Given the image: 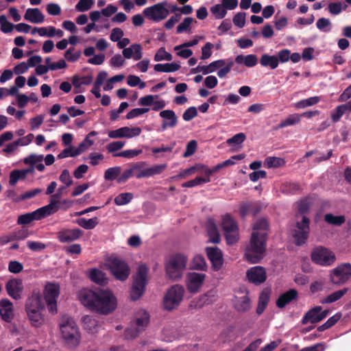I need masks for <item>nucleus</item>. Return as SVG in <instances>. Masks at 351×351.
Segmentation results:
<instances>
[{
    "instance_id": "nucleus-12",
    "label": "nucleus",
    "mask_w": 351,
    "mask_h": 351,
    "mask_svg": "<svg viewBox=\"0 0 351 351\" xmlns=\"http://www.w3.org/2000/svg\"><path fill=\"white\" fill-rule=\"evenodd\" d=\"M149 322V314L145 310L138 312L135 319L136 328H130L125 330V337L136 338L140 332L143 331Z\"/></svg>"
},
{
    "instance_id": "nucleus-51",
    "label": "nucleus",
    "mask_w": 351,
    "mask_h": 351,
    "mask_svg": "<svg viewBox=\"0 0 351 351\" xmlns=\"http://www.w3.org/2000/svg\"><path fill=\"white\" fill-rule=\"evenodd\" d=\"M142 149H127L113 154L114 157L132 158L142 154Z\"/></svg>"
},
{
    "instance_id": "nucleus-23",
    "label": "nucleus",
    "mask_w": 351,
    "mask_h": 351,
    "mask_svg": "<svg viewBox=\"0 0 351 351\" xmlns=\"http://www.w3.org/2000/svg\"><path fill=\"white\" fill-rule=\"evenodd\" d=\"M298 295V291L294 289H291L280 295L276 302V306L280 308H282L293 300H297Z\"/></svg>"
},
{
    "instance_id": "nucleus-10",
    "label": "nucleus",
    "mask_w": 351,
    "mask_h": 351,
    "mask_svg": "<svg viewBox=\"0 0 351 351\" xmlns=\"http://www.w3.org/2000/svg\"><path fill=\"white\" fill-rule=\"evenodd\" d=\"M309 224L310 220L306 216H302V220L296 223L292 234L296 245L300 246L307 241L310 232Z\"/></svg>"
},
{
    "instance_id": "nucleus-40",
    "label": "nucleus",
    "mask_w": 351,
    "mask_h": 351,
    "mask_svg": "<svg viewBox=\"0 0 351 351\" xmlns=\"http://www.w3.org/2000/svg\"><path fill=\"white\" fill-rule=\"evenodd\" d=\"M348 291V288L335 291L322 300V304L332 303L341 299Z\"/></svg>"
},
{
    "instance_id": "nucleus-58",
    "label": "nucleus",
    "mask_w": 351,
    "mask_h": 351,
    "mask_svg": "<svg viewBox=\"0 0 351 351\" xmlns=\"http://www.w3.org/2000/svg\"><path fill=\"white\" fill-rule=\"evenodd\" d=\"M94 4V0H80L75 5L79 12H85L90 9Z\"/></svg>"
},
{
    "instance_id": "nucleus-7",
    "label": "nucleus",
    "mask_w": 351,
    "mask_h": 351,
    "mask_svg": "<svg viewBox=\"0 0 351 351\" xmlns=\"http://www.w3.org/2000/svg\"><path fill=\"white\" fill-rule=\"evenodd\" d=\"M184 289L180 285L171 286L165 295L163 306L165 310L172 311L177 308L183 300Z\"/></svg>"
},
{
    "instance_id": "nucleus-24",
    "label": "nucleus",
    "mask_w": 351,
    "mask_h": 351,
    "mask_svg": "<svg viewBox=\"0 0 351 351\" xmlns=\"http://www.w3.org/2000/svg\"><path fill=\"white\" fill-rule=\"evenodd\" d=\"M322 306H315L308 310L303 316L301 323L303 325L308 323L316 324L320 322L319 313L322 311Z\"/></svg>"
},
{
    "instance_id": "nucleus-8",
    "label": "nucleus",
    "mask_w": 351,
    "mask_h": 351,
    "mask_svg": "<svg viewBox=\"0 0 351 351\" xmlns=\"http://www.w3.org/2000/svg\"><path fill=\"white\" fill-rule=\"evenodd\" d=\"M312 261L323 267H329L333 265L336 261V256L333 252L329 249L319 246L315 247L311 252Z\"/></svg>"
},
{
    "instance_id": "nucleus-1",
    "label": "nucleus",
    "mask_w": 351,
    "mask_h": 351,
    "mask_svg": "<svg viewBox=\"0 0 351 351\" xmlns=\"http://www.w3.org/2000/svg\"><path fill=\"white\" fill-rule=\"evenodd\" d=\"M79 298L81 303L89 310L104 315L110 313L117 307V299L108 289H84L80 291Z\"/></svg>"
},
{
    "instance_id": "nucleus-45",
    "label": "nucleus",
    "mask_w": 351,
    "mask_h": 351,
    "mask_svg": "<svg viewBox=\"0 0 351 351\" xmlns=\"http://www.w3.org/2000/svg\"><path fill=\"white\" fill-rule=\"evenodd\" d=\"M285 164V160L278 157H268L265 160V165L267 168H277L283 166Z\"/></svg>"
},
{
    "instance_id": "nucleus-17",
    "label": "nucleus",
    "mask_w": 351,
    "mask_h": 351,
    "mask_svg": "<svg viewBox=\"0 0 351 351\" xmlns=\"http://www.w3.org/2000/svg\"><path fill=\"white\" fill-rule=\"evenodd\" d=\"M208 258L215 271H219L223 265V254L217 247H206L205 249Z\"/></svg>"
},
{
    "instance_id": "nucleus-26",
    "label": "nucleus",
    "mask_w": 351,
    "mask_h": 351,
    "mask_svg": "<svg viewBox=\"0 0 351 351\" xmlns=\"http://www.w3.org/2000/svg\"><path fill=\"white\" fill-rule=\"evenodd\" d=\"M122 53L125 58L130 59L133 57L134 60H139L143 56L140 44H132L130 47L124 48Z\"/></svg>"
},
{
    "instance_id": "nucleus-16",
    "label": "nucleus",
    "mask_w": 351,
    "mask_h": 351,
    "mask_svg": "<svg viewBox=\"0 0 351 351\" xmlns=\"http://www.w3.org/2000/svg\"><path fill=\"white\" fill-rule=\"evenodd\" d=\"M246 277L250 282L259 285L267 279L266 270L261 266L252 267L247 271Z\"/></svg>"
},
{
    "instance_id": "nucleus-22",
    "label": "nucleus",
    "mask_w": 351,
    "mask_h": 351,
    "mask_svg": "<svg viewBox=\"0 0 351 351\" xmlns=\"http://www.w3.org/2000/svg\"><path fill=\"white\" fill-rule=\"evenodd\" d=\"M44 304L40 294L33 293L25 302V311L29 313L31 311L42 310L44 308Z\"/></svg>"
},
{
    "instance_id": "nucleus-18",
    "label": "nucleus",
    "mask_w": 351,
    "mask_h": 351,
    "mask_svg": "<svg viewBox=\"0 0 351 351\" xmlns=\"http://www.w3.org/2000/svg\"><path fill=\"white\" fill-rule=\"evenodd\" d=\"M83 235V231L79 228L62 229L57 233V239L60 243H71L79 239Z\"/></svg>"
},
{
    "instance_id": "nucleus-41",
    "label": "nucleus",
    "mask_w": 351,
    "mask_h": 351,
    "mask_svg": "<svg viewBox=\"0 0 351 351\" xmlns=\"http://www.w3.org/2000/svg\"><path fill=\"white\" fill-rule=\"evenodd\" d=\"M77 223L86 230H91L99 223V219L96 217L89 219L80 218L77 219Z\"/></svg>"
},
{
    "instance_id": "nucleus-47",
    "label": "nucleus",
    "mask_w": 351,
    "mask_h": 351,
    "mask_svg": "<svg viewBox=\"0 0 351 351\" xmlns=\"http://www.w3.org/2000/svg\"><path fill=\"white\" fill-rule=\"evenodd\" d=\"M346 110H348L347 104L338 106L335 110L331 112L332 122L336 123L339 121Z\"/></svg>"
},
{
    "instance_id": "nucleus-6",
    "label": "nucleus",
    "mask_w": 351,
    "mask_h": 351,
    "mask_svg": "<svg viewBox=\"0 0 351 351\" xmlns=\"http://www.w3.org/2000/svg\"><path fill=\"white\" fill-rule=\"evenodd\" d=\"M61 333L67 343L76 346L80 343V335L74 319L71 317H63L60 324Z\"/></svg>"
},
{
    "instance_id": "nucleus-5",
    "label": "nucleus",
    "mask_w": 351,
    "mask_h": 351,
    "mask_svg": "<svg viewBox=\"0 0 351 351\" xmlns=\"http://www.w3.org/2000/svg\"><path fill=\"white\" fill-rule=\"evenodd\" d=\"M149 269L144 265H140L136 274L133 276L132 285L130 297L131 300L136 301L144 294L145 287L148 283L147 275Z\"/></svg>"
},
{
    "instance_id": "nucleus-46",
    "label": "nucleus",
    "mask_w": 351,
    "mask_h": 351,
    "mask_svg": "<svg viewBox=\"0 0 351 351\" xmlns=\"http://www.w3.org/2000/svg\"><path fill=\"white\" fill-rule=\"evenodd\" d=\"M132 193H122L115 197L114 202L118 206H123L128 204L133 199Z\"/></svg>"
},
{
    "instance_id": "nucleus-20",
    "label": "nucleus",
    "mask_w": 351,
    "mask_h": 351,
    "mask_svg": "<svg viewBox=\"0 0 351 351\" xmlns=\"http://www.w3.org/2000/svg\"><path fill=\"white\" fill-rule=\"evenodd\" d=\"M159 115L163 119L161 124L162 131L168 128H175L178 125V118L173 110H164L160 112Z\"/></svg>"
},
{
    "instance_id": "nucleus-53",
    "label": "nucleus",
    "mask_w": 351,
    "mask_h": 351,
    "mask_svg": "<svg viewBox=\"0 0 351 351\" xmlns=\"http://www.w3.org/2000/svg\"><path fill=\"white\" fill-rule=\"evenodd\" d=\"M41 209L44 211L46 217L56 213L58 210V200L50 199L49 204L41 207Z\"/></svg>"
},
{
    "instance_id": "nucleus-29",
    "label": "nucleus",
    "mask_w": 351,
    "mask_h": 351,
    "mask_svg": "<svg viewBox=\"0 0 351 351\" xmlns=\"http://www.w3.org/2000/svg\"><path fill=\"white\" fill-rule=\"evenodd\" d=\"M260 64L263 66H269L271 69H275L278 66L279 60L276 56H270L267 53H264L261 57Z\"/></svg>"
},
{
    "instance_id": "nucleus-3",
    "label": "nucleus",
    "mask_w": 351,
    "mask_h": 351,
    "mask_svg": "<svg viewBox=\"0 0 351 351\" xmlns=\"http://www.w3.org/2000/svg\"><path fill=\"white\" fill-rule=\"evenodd\" d=\"M143 162H137L132 165L130 168L124 170L117 178L118 183H125L129 178L135 176L138 179L149 178L161 173L167 168V165H156L153 167L141 169Z\"/></svg>"
},
{
    "instance_id": "nucleus-56",
    "label": "nucleus",
    "mask_w": 351,
    "mask_h": 351,
    "mask_svg": "<svg viewBox=\"0 0 351 351\" xmlns=\"http://www.w3.org/2000/svg\"><path fill=\"white\" fill-rule=\"evenodd\" d=\"M224 236L228 245H234L239 241V229L225 232Z\"/></svg>"
},
{
    "instance_id": "nucleus-61",
    "label": "nucleus",
    "mask_w": 351,
    "mask_h": 351,
    "mask_svg": "<svg viewBox=\"0 0 351 351\" xmlns=\"http://www.w3.org/2000/svg\"><path fill=\"white\" fill-rule=\"evenodd\" d=\"M43 158V155L31 154L28 157L24 158L23 162L25 165H34L38 162H42Z\"/></svg>"
},
{
    "instance_id": "nucleus-36",
    "label": "nucleus",
    "mask_w": 351,
    "mask_h": 351,
    "mask_svg": "<svg viewBox=\"0 0 351 351\" xmlns=\"http://www.w3.org/2000/svg\"><path fill=\"white\" fill-rule=\"evenodd\" d=\"M221 227L224 233L239 229L236 221L229 214H226L223 216L221 222Z\"/></svg>"
},
{
    "instance_id": "nucleus-4",
    "label": "nucleus",
    "mask_w": 351,
    "mask_h": 351,
    "mask_svg": "<svg viewBox=\"0 0 351 351\" xmlns=\"http://www.w3.org/2000/svg\"><path fill=\"white\" fill-rule=\"evenodd\" d=\"M187 257L180 253L171 255L165 262V271L169 278L173 280H180L187 265Z\"/></svg>"
},
{
    "instance_id": "nucleus-28",
    "label": "nucleus",
    "mask_w": 351,
    "mask_h": 351,
    "mask_svg": "<svg viewBox=\"0 0 351 351\" xmlns=\"http://www.w3.org/2000/svg\"><path fill=\"white\" fill-rule=\"evenodd\" d=\"M235 62L237 64H243L247 67H253L257 64L258 58L254 54L238 55L235 58Z\"/></svg>"
},
{
    "instance_id": "nucleus-60",
    "label": "nucleus",
    "mask_w": 351,
    "mask_h": 351,
    "mask_svg": "<svg viewBox=\"0 0 351 351\" xmlns=\"http://www.w3.org/2000/svg\"><path fill=\"white\" fill-rule=\"evenodd\" d=\"M149 110L148 108H134L131 110L127 114V119H132L138 116H141Z\"/></svg>"
},
{
    "instance_id": "nucleus-13",
    "label": "nucleus",
    "mask_w": 351,
    "mask_h": 351,
    "mask_svg": "<svg viewBox=\"0 0 351 351\" xmlns=\"http://www.w3.org/2000/svg\"><path fill=\"white\" fill-rule=\"evenodd\" d=\"M168 5L167 1H163L146 8L143 10V14L146 18L155 22H159L167 17L169 11L165 8Z\"/></svg>"
},
{
    "instance_id": "nucleus-54",
    "label": "nucleus",
    "mask_w": 351,
    "mask_h": 351,
    "mask_svg": "<svg viewBox=\"0 0 351 351\" xmlns=\"http://www.w3.org/2000/svg\"><path fill=\"white\" fill-rule=\"evenodd\" d=\"M210 11L217 19H223L227 14L226 9L223 6V4L215 5L210 8Z\"/></svg>"
},
{
    "instance_id": "nucleus-11",
    "label": "nucleus",
    "mask_w": 351,
    "mask_h": 351,
    "mask_svg": "<svg viewBox=\"0 0 351 351\" xmlns=\"http://www.w3.org/2000/svg\"><path fill=\"white\" fill-rule=\"evenodd\" d=\"M60 294V287L58 284L47 283L45 285L44 295L48 310L52 314L57 313V299Z\"/></svg>"
},
{
    "instance_id": "nucleus-55",
    "label": "nucleus",
    "mask_w": 351,
    "mask_h": 351,
    "mask_svg": "<svg viewBox=\"0 0 351 351\" xmlns=\"http://www.w3.org/2000/svg\"><path fill=\"white\" fill-rule=\"evenodd\" d=\"M172 55L166 51L165 47H160L154 56V60L156 62L172 60Z\"/></svg>"
},
{
    "instance_id": "nucleus-37",
    "label": "nucleus",
    "mask_w": 351,
    "mask_h": 351,
    "mask_svg": "<svg viewBox=\"0 0 351 351\" xmlns=\"http://www.w3.org/2000/svg\"><path fill=\"white\" fill-rule=\"evenodd\" d=\"M89 277L93 282L98 285H103L106 283L105 274L98 269H92Z\"/></svg>"
},
{
    "instance_id": "nucleus-30",
    "label": "nucleus",
    "mask_w": 351,
    "mask_h": 351,
    "mask_svg": "<svg viewBox=\"0 0 351 351\" xmlns=\"http://www.w3.org/2000/svg\"><path fill=\"white\" fill-rule=\"evenodd\" d=\"M206 167L203 165L197 164L190 168L186 169L180 172L177 176L172 177V179H184L187 176L195 173L196 171H204L206 169Z\"/></svg>"
},
{
    "instance_id": "nucleus-57",
    "label": "nucleus",
    "mask_w": 351,
    "mask_h": 351,
    "mask_svg": "<svg viewBox=\"0 0 351 351\" xmlns=\"http://www.w3.org/2000/svg\"><path fill=\"white\" fill-rule=\"evenodd\" d=\"M283 190L289 194H295L301 190V186L298 182H286L283 186Z\"/></svg>"
},
{
    "instance_id": "nucleus-59",
    "label": "nucleus",
    "mask_w": 351,
    "mask_h": 351,
    "mask_svg": "<svg viewBox=\"0 0 351 351\" xmlns=\"http://www.w3.org/2000/svg\"><path fill=\"white\" fill-rule=\"evenodd\" d=\"M193 21V19L191 17H186L184 19V21L178 25L177 27L176 32L178 34H182L184 32L187 31L192 22Z\"/></svg>"
},
{
    "instance_id": "nucleus-2",
    "label": "nucleus",
    "mask_w": 351,
    "mask_h": 351,
    "mask_svg": "<svg viewBox=\"0 0 351 351\" xmlns=\"http://www.w3.org/2000/svg\"><path fill=\"white\" fill-rule=\"evenodd\" d=\"M268 230L269 223L266 219H258L254 223L250 245L245 252V257L249 263L255 264L263 259L266 251Z\"/></svg>"
},
{
    "instance_id": "nucleus-27",
    "label": "nucleus",
    "mask_w": 351,
    "mask_h": 351,
    "mask_svg": "<svg viewBox=\"0 0 351 351\" xmlns=\"http://www.w3.org/2000/svg\"><path fill=\"white\" fill-rule=\"evenodd\" d=\"M215 301V291L210 290L204 295L199 296L195 304L197 308H202L204 305L210 304Z\"/></svg>"
},
{
    "instance_id": "nucleus-31",
    "label": "nucleus",
    "mask_w": 351,
    "mask_h": 351,
    "mask_svg": "<svg viewBox=\"0 0 351 351\" xmlns=\"http://www.w3.org/2000/svg\"><path fill=\"white\" fill-rule=\"evenodd\" d=\"M234 308L239 312H245L250 308V299L247 295L236 298Z\"/></svg>"
},
{
    "instance_id": "nucleus-38",
    "label": "nucleus",
    "mask_w": 351,
    "mask_h": 351,
    "mask_svg": "<svg viewBox=\"0 0 351 351\" xmlns=\"http://www.w3.org/2000/svg\"><path fill=\"white\" fill-rule=\"evenodd\" d=\"M41 310L31 311L27 313L28 319H29L32 326L39 327L43 322V318L40 313Z\"/></svg>"
},
{
    "instance_id": "nucleus-50",
    "label": "nucleus",
    "mask_w": 351,
    "mask_h": 351,
    "mask_svg": "<svg viewBox=\"0 0 351 351\" xmlns=\"http://www.w3.org/2000/svg\"><path fill=\"white\" fill-rule=\"evenodd\" d=\"M320 101V99L317 96L311 97L306 99H302L298 101L296 104V107L298 108H304L308 106H312L315 104H317Z\"/></svg>"
},
{
    "instance_id": "nucleus-21",
    "label": "nucleus",
    "mask_w": 351,
    "mask_h": 351,
    "mask_svg": "<svg viewBox=\"0 0 351 351\" xmlns=\"http://www.w3.org/2000/svg\"><path fill=\"white\" fill-rule=\"evenodd\" d=\"M0 315L1 319L8 323H10L14 319L13 304L8 299L0 300Z\"/></svg>"
},
{
    "instance_id": "nucleus-14",
    "label": "nucleus",
    "mask_w": 351,
    "mask_h": 351,
    "mask_svg": "<svg viewBox=\"0 0 351 351\" xmlns=\"http://www.w3.org/2000/svg\"><path fill=\"white\" fill-rule=\"evenodd\" d=\"M351 277V265L342 263L333 269L330 273V280L333 284L342 285Z\"/></svg>"
},
{
    "instance_id": "nucleus-44",
    "label": "nucleus",
    "mask_w": 351,
    "mask_h": 351,
    "mask_svg": "<svg viewBox=\"0 0 351 351\" xmlns=\"http://www.w3.org/2000/svg\"><path fill=\"white\" fill-rule=\"evenodd\" d=\"M324 220L330 224L335 226H341L346 221V217L343 215L335 216L332 214L328 213L325 215Z\"/></svg>"
},
{
    "instance_id": "nucleus-35",
    "label": "nucleus",
    "mask_w": 351,
    "mask_h": 351,
    "mask_svg": "<svg viewBox=\"0 0 351 351\" xmlns=\"http://www.w3.org/2000/svg\"><path fill=\"white\" fill-rule=\"evenodd\" d=\"M207 264L204 257L202 255H196L193 257L191 269L198 271H206L207 269Z\"/></svg>"
},
{
    "instance_id": "nucleus-52",
    "label": "nucleus",
    "mask_w": 351,
    "mask_h": 351,
    "mask_svg": "<svg viewBox=\"0 0 351 351\" xmlns=\"http://www.w3.org/2000/svg\"><path fill=\"white\" fill-rule=\"evenodd\" d=\"M0 25L1 30L5 34L10 33L14 29V25L9 22L5 15L0 16Z\"/></svg>"
},
{
    "instance_id": "nucleus-9",
    "label": "nucleus",
    "mask_w": 351,
    "mask_h": 351,
    "mask_svg": "<svg viewBox=\"0 0 351 351\" xmlns=\"http://www.w3.org/2000/svg\"><path fill=\"white\" fill-rule=\"evenodd\" d=\"M108 269L116 279L125 281L128 279L130 268L123 260L117 257H110L108 261Z\"/></svg>"
},
{
    "instance_id": "nucleus-33",
    "label": "nucleus",
    "mask_w": 351,
    "mask_h": 351,
    "mask_svg": "<svg viewBox=\"0 0 351 351\" xmlns=\"http://www.w3.org/2000/svg\"><path fill=\"white\" fill-rule=\"evenodd\" d=\"M154 69L157 72L171 73L178 71L180 69V65L176 62L156 64Z\"/></svg>"
},
{
    "instance_id": "nucleus-42",
    "label": "nucleus",
    "mask_w": 351,
    "mask_h": 351,
    "mask_svg": "<svg viewBox=\"0 0 351 351\" xmlns=\"http://www.w3.org/2000/svg\"><path fill=\"white\" fill-rule=\"evenodd\" d=\"M258 211L259 209H258L255 205L252 203H243L239 207V213L242 218H245L250 212H252L255 215L258 213Z\"/></svg>"
},
{
    "instance_id": "nucleus-15",
    "label": "nucleus",
    "mask_w": 351,
    "mask_h": 351,
    "mask_svg": "<svg viewBox=\"0 0 351 351\" xmlns=\"http://www.w3.org/2000/svg\"><path fill=\"white\" fill-rule=\"evenodd\" d=\"M206 278V274L196 272H191L187 274L186 287L191 293H197Z\"/></svg>"
},
{
    "instance_id": "nucleus-43",
    "label": "nucleus",
    "mask_w": 351,
    "mask_h": 351,
    "mask_svg": "<svg viewBox=\"0 0 351 351\" xmlns=\"http://www.w3.org/2000/svg\"><path fill=\"white\" fill-rule=\"evenodd\" d=\"M234 164V161L231 158L228 159L221 163H219L216 166L213 167L211 169L206 168L204 171V173L206 176H212L213 173H217L218 171H219L221 169L228 167L230 165H232Z\"/></svg>"
},
{
    "instance_id": "nucleus-49",
    "label": "nucleus",
    "mask_w": 351,
    "mask_h": 351,
    "mask_svg": "<svg viewBox=\"0 0 351 351\" xmlns=\"http://www.w3.org/2000/svg\"><path fill=\"white\" fill-rule=\"evenodd\" d=\"M121 171V167H114L106 169L104 173V178L106 180H114L120 175Z\"/></svg>"
},
{
    "instance_id": "nucleus-32",
    "label": "nucleus",
    "mask_w": 351,
    "mask_h": 351,
    "mask_svg": "<svg viewBox=\"0 0 351 351\" xmlns=\"http://www.w3.org/2000/svg\"><path fill=\"white\" fill-rule=\"evenodd\" d=\"M207 234L209 237V241L213 243H218L220 241V235L216 224L209 221L207 225Z\"/></svg>"
},
{
    "instance_id": "nucleus-64",
    "label": "nucleus",
    "mask_w": 351,
    "mask_h": 351,
    "mask_svg": "<svg viewBox=\"0 0 351 351\" xmlns=\"http://www.w3.org/2000/svg\"><path fill=\"white\" fill-rule=\"evenodd\" d=\"M197 108L194 106L187 108L182 114V118L186 121H189L197 117Z\"/></svg>"
},
{
    "instance_id": "nucleus-39",
    "label": "nucleus",
    "mask_w": 351,
    "mask_h": 351,
    "mask_svg": "<svg viewBox=\"0 0 351 351\" xmlns=\"http://www.w3.org/2000/svg\"><path fill=\"white\" fill-rule=\"evenodd\" d=\"M210 176H206L204 174V177H196L193 180H191L189 181L185 182L182 184V187H193L198 185H202L205 183H208L210 181Z\"/></svg>"
},
{
    "instance_id": "nucleus-19",
    "label": "nucleus",
    "mask_w": 351,
    "mask_h": 351,
    "mask_svg": "<svg viewBox=\"0 0 351 351\" xmlns=\"http://www.w3.org/2000/svg\"><path fill=\"white\" fill-rule=\"evenodd\" d=\"M8 294L13 299L17 300L21 299V293L23 290V282L21 279L13 278L8 280L5 285Z\"/></svg>"
},
{
    "instance_id": "nucleus-62",
    "label": "nucleus",
    "mask_w": 351,
    "mask_h": 351,
    "mask_svg": "<svg viewBox=\"0 0 351 351\" xmlns=\"http://www.w3.org/2000/svg\"><path fill=\"white\" fill-rule=\"evenodd\" d=\"M23 269L22 263L17 261H11L8 264V270L12 274H19Z\"/></svg>"
},
{
    "instance_id": "nucleus-25",
    "label": "nucleus",
    "mask_w": 351,
    "mask_h": 351,
    "mask_svg": "<svg viewBox=\"0 0 351 351\" xmlns=\"http://www.w3.org/2000/svg\"><path fill=\"white\" fill-rule=\"evenodd\" d=\"M24 19L32 23H42L45 21V16L38 8H28L24 15Z\"/></svg>"
},
{
    "instance_id": "nucleus-63",
    "label": "nucleus",
    "mask_w": 351,
    "mask_h": 351,
    "mask_svg": "<svg viewBox=\"0 0 351 351\" xmlns=\"http://www.w3.org/2000/svg\"><path fill=\"white\" fill-rule=\"evenodd\" d=\"M60 180L65 184L66 188L73 184V180L70 176L69 171L67 169H64L59 178Z\"/></svg>"
},
{
    "instance_id": "nucleus-34",
    "label": "nucleus",
    "mask_w": 351,
    "mask_h": 351,
    "mask_svg": "<svg viewBox=\"0 0 351 351\" xmlns=\"http://www.w3.org/2000/svg\"><path fill=\"white\" fill-rule=\"evenodd\" d=\"M300 121V116L298 114H290L286 119L282 121L278 125L275 126L274 130H278L283 128L299 123Z\"/></svg>"
},
{
    "instance_id": "nucleus-48",
    "label": "nucleus",
    "mask_w": 351,
    "mask_h": 351,
    "mask_svg": "<svg viewBox=\"0 0 351 351\" xmlns=\"http://www.w3.org/2000/svg\"><path fill=\"white\" fill-rule=\"evenodd\" d=\"M129 127H123L117 130H111L108 133V136L111 138H128Z\"/></svg>"
}]
</instances>
